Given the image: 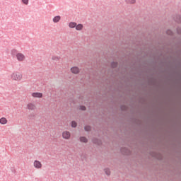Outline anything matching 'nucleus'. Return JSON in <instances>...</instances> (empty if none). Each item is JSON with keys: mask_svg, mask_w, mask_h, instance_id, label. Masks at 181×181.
Listing matches in <instances>:
<instances>
[{"mask_svg": "<svg viewBox=\"0 0 181 181\" xmlns=\"http://www.w3.org/2000/svg\"><path fill=\"white\" fill-rule=\"evenodd\" d=\"M60 19H62V17L60 16H57L53 18L52 21H53L54 23H57L59 22H60Z\"/></svg>", "mask_w": 181, "mask_h": 181, "instance_id": "1a4fd4ad", "label": "nucleus"}, {"mask_svg": "<svg viewBox=\"0 0 181 181\" xmlns=\"http://www.w3.org/2000/svg\"><path fill=\"white\" fill-rule=\"evenodd\" d=\"M105 173H106V175H107V176H110V175H111V171L110 170V169L105 168Z\"/></svg>", "mask_w": 181, "mask_h": 181, "instance_id": "2eb2a0df", "label": "nucleus"}, {"mask_svg": "<svg viewBox=\"0 0 181 181\" xmlns=\"http://www.w3.org/2000/svg\"><path fill=\"white\" fill-rule=\"evenodd\" d=\"M90 129H91V127L90 126L85 127V131H90Z\"/></svg>", "mask_w": 181, "mask_h": 181, "instance_id": "a211bd4d", "label": "nucleus"}, {"mask_svg": "<svg viewBox=\"0 0 181 181\" xmlns=\"http://www.w3.org/2000/svg\"><path fill=\"white\" fill-rule=\"evenodd\" d=\"M33 98H42L43 97V93L39 92H35L31 94Z\"/></svg>", "mask_w": 181, "mask_h": 181, "instance_id": "0eeeda50", "label": "nucleus"}, {"mask_svg": "<svg viewBox=\"0 0 181 181\" xmlns=\"http://www.w3.org/2000/svg\"><path fill=\"white\" fill-rule=\"evenodd\" d=\"M77 25V23L76 22H70L69 23V28H70L71 29H74V28H76Z\"/></svg>", "mask_w": 181, "mask_h": 181, "instance_id": "9b49d317", "label": "nucleus"}, {"mask_svg": "<svg viewBox=\"0 0 181 181\" xmlns=\"http://www.w3.org/2000/svg\"><path fill=\"white\" fill-rule=\"evenodd\" d=\"M169 32H170V31H168V35H170V33Z\"/></svg>", "mask_w": 181, "mask_h": 181, "instance_id": "412c9836", "label": "nucleus"}, {"mask_svg": "<svg viewBox=\"0 0 181 181\" xmlns=\"http://www.w3.org/2000/svg\"><path fill=\"white\" fill-rule=\"evenodd\" d=\"M16 59L18 62H25L26 57H25V54L18 52L16 54Z\"/></svg>", "mask_w": 181, "mask_h": 181, "instance_id": "7ed1b4c3", "label": "nucleus"}, {"mask_svg": "<svg viewBox=\"0 0 181 181\" xmlns=\"http://www.w3.org/2000/svg\"><path fill=\"white\" fill-rule=\"evenodd\" d=\"M169 32H170V31H168V35H170V33Z\"/></svg>", "mask_w": 181, "mask_h": 181, "instance_id": "4be33fe9", "label": "nucleus"}, {"mask_svg": "<svg viewBox=\"0 0 181 181\" xmlns=\"http://www.w3.org/2000/svg\"><path fill=\"white\" fill-rule=\"evenodd\" d=\"M33 166L35 169H42V162L37 160H35L33 162Z\"/></svg>", "mask_w": 181, "mask_h": 181, "instance_id": "39448f33", "label": "nucleus"}, {"mask_svg": "<svg viewBox=\"0 0 181 181\" xmlns=\"http://www.w3.org/2000/svg\"><path fill=\"white\" fill-rule=\"evenodd\" d=\"M112 67H117V63L113 62V63L112 64Z\"/></svg>", "mask_w": 181, "mask_h": 181, "instance_id": "6ab92c4d", "label": "nucleus"}, {"mask_svg": "<svg viewBox=\"0 0 181 181\" xmlns=\"http://www.w3.org/2000/svg\"><path fill=\"white\" fill-rule=\"evenodd\" d=\"M126 3L130 4V5H134L136 4V0H126Z\"/></svg>", "mask_w": 181, "mask_h": 181, "instance_id": "f8f14e48", "label": "nucleus"}, {"mask_svg": "<svg viewBox=\"0 0 181 181\" xmlns=\"http://www.w3.org/2000/svg\"><path fill=\"white\" fill-rule=\"evenodd\" d=\"M75 28L76 30H83V29L84 28V25H83V24H76Z\"/></svg>", "mask_w": 181, "mask_h": 181, "instance_id": "9d476101", "label": "nucleus"}, {"mask_svg": "<svg viewBox=\"0 0 181 181\" xmlns=\"http://www.w3.org/2000/svg\"><path fill=\"white\" fill-rule=\"evenodd\" d=\"M52 60H53L54 62H58V60H60V57H59L58 56H52Z\"/></svg>", "mask_w": 181, "mask_h": 181, "instance_id": "ddd939ff", "label": "nucleus"}, {"mask_svg": "<svg viewBox=\"0 0 181 181\" xmlns=\"http://www.w3.org/2000/svg\"><path fill=\"white\" fill-rule=\"evenodd\" d=\"M70 71L72 74H78L80 73V68L78 66H72L70 69Z\"/></svg>", "mask_w": 181, "mask_h": 181, "instance_id": "423d86ee", "label": "nucleus"}, {"mask_svg": "<svg viewBox=\"0 0 181 181\" xmlns=\"http://www.w3.org/2000/svg\"><path fill=\"white\" fill-rule=\"evenodd\" d=\"M80 141L81 142H84L85 144L87 143V138H86L85 136H82L80 138Z\"/></svg>", "mask_w": 181, "mask_h": 181, "instance_id": "4468645a", "label": "nucleus"}, {"mask_svg": "<svg viewBox=\"0 0 181 181\" xmlns=\"http://www.w3.org/2000/svg\"><path fill=\"white\" fill-rule=\"evenodd\" d=\"M10 77L13 81H22L23 79V74L19 71H14L11 74Z\"/></svg>", "mask_w": 181, "mask_h": 181, "instance_id": "f257e3e1", "label": "nucleus"}, {"mask_svg": "<svg viewBox=\"0 0 181 181\" xmlns=\"http://www.w3.org/2000/svg\"><path fill=\"white\" fill-rule=\"evenodd\" d=\"M81 110H82V111H85L86 107L84 106H81Z\"/></svg>", "mask_w": 181, "mask_h": 181, "instance_id": "aec40b11", "label": "nucleus"}, {"mask_svg": "<svg viewBox=\"0 0 181 181\" xmlns=\"http://www.w3.org/2000/svg\"><path fill=\"white\" fill-rule=\"evenodd\" d=\"M26 108L29 111H35V110H36V104H35L34 103H28L26 105Z\"/></svg>", "mask_w": 181, "mask_h": 181, "instance_id": "20e7f679", "label": "nucleus"}, {"mask_svg": "<svg viewBox=\"0 0 181 181\" xmlns=\"http://www.w3.org/2000/svg\"><path fill=\"white\" fill-rule=\"evenodd\" d=\"M62 136L63 139H66V141H69V139H70V138H71V133H70V132H69L67 130H65V131L62 132Z\"/></svg>", "mask_w": 181, "mask_h": 181, "instance_id": "f03ea898", "label": "nucleus"}, {"mask_svg": "<svg viewBox=\"0 0 181 181\" xmlns=\"http://www.w3.org/2000/svg\"><path fill=\"white\" fill-rule=\"evenodd\" d=\"M0 124L1 125H6V124H8V119H6V117L0 118Z\"/></svg>", "mask_w": 181, "mask_h": 181, "instance_id": "6e6552de", "label": "nucleus"}, {"mask_svg": "<svg viewBox=\"0 0 181 181\" xmlns=\"http://www.w3.org/2000/svg\"><path fill=\"white\" fill-rule=\"evenodd\" d=\"M21 1L23 2V4H24V5L29 4V0H21Z\"/></svg>", "mask_w": 181, "mask_h": 181, "instance_id": "f3484780", "label": "nucleus"}, {"mask_svg": "<svg viewBox=\"0 0 181 181\" xmlns=\"http://www.w3.org/2000/svg\"><path fill=\"white\" fill-rule=\"evenodd\" d=\"M71 127H72V128H76V127H77V122H76L75 121H72Z\"/></svg>", "mask_w": 181, "mask_h": 181, "instance_id": "dca6fc26", "label": "nucleus"}]
</instances>
